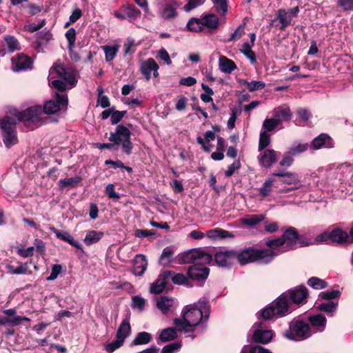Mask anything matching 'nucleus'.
<instances>
[{
	"label": "nucleus",
	"mask_w": 353,
	"mask_h": 353,
	"mask_svg": "<svg viewBox=\"0 0 353 353\" xmlns=\"http://www.w3.org/2000/svg\"><path fill=\"white\" fill-rule=\"evenodd\" d=\"M204 316L196 304L190 305L183 308L181 319H174L173 323L180 332L201 334L208 328V320Z\"/></svg>",
	"instance_id": "f257e3e1"
},
{
	"label": "nucleus",
	"mask_w": 353,
	"mask_h": 353,
	"mask_svg": "<svg viewBox=\"0 0 353 353\" xmlns=\"http://www.w3.org/2000/svg\"><path fill=\"white\" fill-rule=\"evenodd\" d=\"M292 305L283 292L274 301L258 312V318L265 321L284 317L292 312Z\"/></svg>",
	"instance_id": "f03ea898"
},
{
	"label": "nucleus",
	"mask_w": 353,
	"mask_h": 353,
	"mask_svg": "<svg viewBox=\"0 0 353 353\" xmlns=\"http://www.w3.org/2000/svg\"><path fill=\"white\" fill-rule=\"evenodd\" d=\"M235 260L241 265L262 261L263 264H269L272 255L270 250L257 249L254 246L244 248L238 251L235 250Z\"/></svg>",
	"instance_id": "7ed1b4c3"
},
{
	"label": "nucleus",
	"mask_w": 353,
	"mask_h": 353,
	"mask_svg": "<svg viewBox=\"0 0 353 353\" xmlns=\"http://www.w3.org/2000/svg\"><path fill=\"white\" fill-rule=\"evenodd\" d=\"M9 114L14 117H19V121L24 122L32 129L38 128L46 122L42 108L39 105L30 107L21 112L15 108H12L10 110Z\"/></svg>",
	"instance_id": "20e7f679"
},
{
	"label": "nucleus",
	"mask_w": 353,
	"mask_h": 353,
	"mask_svg": "<svg viewBox=\"0 0 353 353\" xmlns=\"http://www.w3.org/2000/svg\"><path fill=\"white\" fill-rule=\"evenodd\" d=\"M285 246V251L294 250L298 248H303L312 245V240L306 234H300L297 229L289 226L281 235Z\"/></svg>",
	"instance_id": "39448f33"
},
{
	"label": "nucleus",
	"mask_w": 353,
	"mask_h": 353,
	"mask_svg": "<svg viewBox=\"0 0 353 353\" xmlns=\"http://www.w3.org/2000/svg\"><path fill=\"white\" fill-rule=\"evenodd\" d=\"M284 336L291 341H302L312 336L310 325L303 319H294L290 323L289 328L283 334Z\"/></svg>",
	"instance_id": "423d86ee"
},
{
	"label": "nucleus",
	"mask_w": 353,
	"mask_h": 353,
	"mask_svg": "<svg viewBox=\"0 0 353 353\" xmlns=\"http://www.w3.org/2000/svg\"><path fill=\"white\" fill-rule=\"evenodd\" d=\"M130 136L131 132L127 127L118 125L115 131L110 133L109 140L113 142L117 148L121 145L122 151L129 155L132 153L133 148Z\"/></svg>",
	"instance_id": "0eeeda50"
},
{
	"label": "nucleus",
	"mask_w": 353,
	"mask_h": 353,
	"mask_svg": "<svg viewBox=\"0 0 353 353\" xmlns=\"http://www.w3.org/2000/svg\"><path fill=\"white\" fill-rule=\"evenodd\" d=\"M315 241L317 243H326L332 245L350 244L349 234L341 228H335L331 231L326 230L316 236Z\"/></svg>",
	"instance_id": "6e6552de"
},
{
	"label": "nucleus",
	"mask_w": 353,
	"mask_h": 353,
	"mask_svg": "<svg viewBox=\"0 0 353 353\" xmlns=\"http://www.w3.org/2000/svg\"><path fill=\"white\" fill-rule=\"evenodd\" d=\"M19 122V117L12 115H6L0 119V128L2 131L3 142L10 148L18 142L15 125Z\"/></svg>",
	"instance_id": "1a4fd4ad"
},
{
	"label": "nucleus",
	"mask_w": 353,
	"mask_h": 353,
	"mask_svg": "<svg viewBox=\"0 0 353 353\" xmlns=\"http://www.w3.org/2000/svg\"><path fill=\"white\" fill-rule=\"evenodd\" d=\"M213 260L212 254L201 249H192L180 254L178 261L180 264L198 263L201 261L204 264H209Z\"/></svg>",
	"instance_id": "9d476101"
},
{
	"label": "nucleus",
	"mask_w": 353,
	"mask_h": 353,
	"mask_svg": "<svg viewBox=\"0 0 353 353\" xmlns=\"http://www.w3.org/2000/svg\"><path fill=\"white\" fill-rule=\"evenodd\" d=\"M292 305H303L307 303L310 296L309 290L305 285L301 284L290 288L283 292Z\"/></svg>",
	"instance_id": "9b49d317"
},
{
	"label": "nucleus",
	"mask_w": 353,
	"mask_h": 353,
	"mask_svg": "<svg viewBox=\"0 0 353 353\" xmlns=\"http://www.w3.org/2000/svg\"><path fill=\"white\" fill-rule=\"evenodd\" d=\"M55 99L56 101L50 100L45 103L42 109L43 114H53L61 109H66L68 106V97L66 94L57 93Z\"/></svg>",
	"instance_id": "f8f14e48"
},
{
	"label": "nucleus",
	"mask_w": 353,
	"mask_h": 353,
	"mask_svg": "<svg viewBox=\"0 0 353 353\" xmlns=\"http://www.w3.org/2000/svg\"><path fill=\"white\" fill-rule=\"evenodd\" d=\"M56 72L57 75L63 78L67 83L72 85L77 82L76 79L77 72L72 68H65L61 63H56L50 69V72Z\"/></svg>",
	"instance_id": "ddd939ff"
},
{
	"label": "nucleus",
	"mask_w": 353,
	"mask_h": 353,
	"mask_svg": "<svg viewBox=\"0 0 353 353\" xmlns=\"http://www.w3.org/2000/svg\"><path fill=\"white\" fill-rule=\"evenodd\" d=\"M201 261L194 263L188 269V278L194 281H205L208 277L210 268L205 267Z\"/></svg>",
	"instance_id": "4468645a"
},
{
	"label": "nucleus",
	"mask_w": 353,
	"mask_h": 353,
	"mask_svg": "<svg viewBox=\"0 0 353 353\" xmlns=\"http://www.w3.org/2000/svg\"><path fill=\"white\" fill-rule=\"evenodd\" d=\"M299 12V6H295L292 8L286 10L285 9H279L277 11V18L281 23L280 29L283 30L286 27L291 24L292 20L296 17Z\"/></svg>",
	"instance_id": "2eb2a0df"
},
{
	"label": "nucleus",
	"mask_w": 353,
	"mask_h": 353,
	"mask_svg": "<svg viewBox=\"0 0 353 353\" xmlns=\"http://www.w3.org/2000/svg\"><path fill=\"white\" fill-rule=\"evenodd\" d=\"M235 250H225L216 252L214 254L216 264L222 268H230L235 260Z\"/></svg>",
	"instance_id": "dca6fc26"
},
{
	"label": "nucleus",
	"mask_w": 353,
	"mask_h": 353,
	"mask_svg": "<svg viewBox=\"0 0 353 353\" xmlns=\"http://www.w3.org/2000/svg\"><path fill=\"white\" fill-rule=\"evenodd\" d=\"M172 274L173 271L172 270H165L161 272L159 275L158 279L152 285L150 292L155 294H159L163 292L167 285V280L170 279Z\"/></svg>",
	"instance_id": "f3484780"
},
{
	"label": "nucleus",
	"mask_w": 353,
	"mask_h": 353,
	"mask_svg": "<svg viewBox=\"0 0 353 353\" xmlns=\"http://www.w3.org/2000/svg\"><path fill=\"white\" fill-rule=\"evenodd\" d=\"M159 65L152 58L147 59L141 65V70L145 79L148 81L151 78V73L153 72L154 77L159 76Z\"/></svg>",
	"instance_id": "a211bd4d"
},
{
	"label": "nucleus",
	"mask_w": 353,
	"mask_h": 353,
	"mask_svg": "<svg viewBox=\"0 0 353 353\" xmlns=\"http://www.w3.org/2000/svg\"><path fill=\"white\" fill-rule=\"evenodd\" d=\"M32 63L31 59L23 54L12 58V68L15 72L30 68Z\"/></svg>",
	"instance_id": "6ab92c4d"
},
{
	"label": "nucleus",
	"mask_w": 353,
	"mask_h": 353,
	"mask_svg": "<svg viewBox=\"0 0 353 353\" xmlns=\"http://www.w3.org/2000/svg\"><path fill=\"white\" fill-rule=\"evenodd\" d=\"M334 147L332 139L325 133H322L314 138L311 143V148L314 150H319L321 148H332Z\"/></svg>",
	"instance_id": "aec40b11"
},
{
	"label": "nucleus",
	"mask_w": 353,
	"mask_h": 353,
	"mask_svg": "<svg viewBox=\"0 0 353 353\" xmlns=\"http://www.w3.org/2000/svg\"><path fill=\"white\" fill-rule=\"evenodd\" d=\"M276 179L281 181L279 183V192H288L300 186V181L297 178H276Z\"/></svg>",
	"instance_id": "412c9836"
},
{
	"label": "nucleus",
	"mask_w": 353,
	"mask_h": 353,
	"mask_svg": "<svg viewBox=\"0 0 353 353\" xmlns=\"http://www.w3.org/2000/svg\"><path fill=\"white\" fill-rule=\"evenodd\" d=\"M273 117L279 123L288 121L291 119L292 112L288 105L283 104L274 109Z\"/></svg>",
	"instance_id": "4be33fe9"
},
{
	"label": "nucleus",
	"mask_w": 353,
	"mask_h": 353,
	"mask_svg": "<svg viewBox=\"0 0 353 353\" xmlns=\"http://www.w3.org/2000/svg\"><path fill=\"white\" fill-rule=\"evenodd\" d=\"M281 181H278L276 178H268L259 188V193L263 197H266L270 195V193L274 190L276 189L279 192V183Z\"/></svg>",
	"instance_id": "5701e85b"
},
{
	"label": "nucleus",
	"mask_w": 353,
	"mask_h": 353,
	"mask_svg": "<svg viewBox=\"0 0 353 353\" xmlns=\"http://www.w3.org/2000/svg\"><path fill=\"white\" fill-rule=\"evenodd\" d=\"M273 337V332L270 330L256 329L254 330L252 339L258 343L266 344L269 343Z\"/></svg>",
	"instance_id": "b1692460"
},
{
	"label": "nucleus",
	"mask_w": 353,
	"mask_h": 353,
	"mask_svg": "<svg viewBox=\"0 0 353 353\" xmlns=\"http://www.w3.org/2000/svg\"><path fill=\"white\" fill-rule=\"evenodd\" d=\"M307 321L310 325L312 327L316 328L318 331H324L327 323V319L323 314L319 313L314 315H310L307 318Z\"/></svg>",
	"instance_id": "393cba45"
},
{
	"label": "nucleus",
	"mask_w": 353,
	"mask_h": 353,
	"mask_svg": "<svg viewBox=\"0 0 353 353\" xmlns=\"http://www.w3.org/2000/svg\"><path fill=\"white\" fill-rule=\"evenodd\" d=\"M277 157L274 150L268 149L264 150L259 157V161L262 166L270 168L276 161Z\"/></svg>",
	"instance_id": "a878e982"
},
{
	"label": "nucleus",
	"mask_w": 353,
	"mask_h": 353,
	"mask_svg": "<svg viewBox=\"0 0 353 353\" xmlns=\"http://www.w3.org/2000/svg\"><path fill=\"white\" fill-rule=\"evenodd\" d=\"M148 267V261L145 255L137 254L134 259L133 274L135 276H141Z\"/></svg>",
	"instance_id": "bb28decb"
},
{
	"label": "nucleus",
	"mask_w": 353,
	"mask_h": 353,
	"mask_svg": "<svg viewBox=\"0 0 353 353\" xmlns=\"http://www.w3.org/2000/svg\"><path fill=\"white\" fill-rule=\"evenodd\" d=\"M130 333L131 325L130 323V316H128L123 319L117 331L116 337L117 339H121L125 341V339L130 334Z\"/></svg>",
	"instance_id": "cd10ccee"
},
{
	"label": "nucleus",
	"mask_w": 353,
	"mask_h": 353,
	"mask_svg": "<svg viewBox=\"0 0 353 353\" xmlns=\"http://www.w3.org/2000/svg\"><path fill=\"white\" fill-rule=\"evenodd\" d=\"M206 235L209 239L213 240L233 238L234 236L232 232L219 228L208 230Z\"/></svg>",
	"instance_id": "c85d7f7f"
},
{
	"label": "nucleus",
	"mask_w": 353,
	"mask_h": 353,
	"mask_svg": "<svg viewBox=\"0 0 353 353\" xmlns=\"http://www.w3.org/2000/svg\"><path fill=\"white\" fill-rule=\"evenodd\" d=\"M219 67L221 72L226 74H230L236 68L235 63L223 55L219 57Z\"/></svg>",
	"instance_id": "c756f323"
},
{
	"label": "nucleus",
	"mask_w": 353,
	"mask_h": 353,
	"mask_svg": "<svg viewBox=\"0 0 353 353\" xmlns=\"http://www.w3.org/2000/svg\"><path fill=\"white\" fill-rule=\"evenodd\" d=\"M265 245L268 248H265L267 250H270L272 252V255L271 256V259L270 261V263L274 259V258L278 255V253L275 252V250L284 245L283 239L281 236L275 238L274 239H269L265 241Z\"/></svg>",
	"instance_id": "7c9ffc66"
},
{
	"label": "nucleus",
	"mask_w": 353,
	"mask_h": 353,
	"mask_svg": "<svg viewBox=\"0 0 353 353\" xmlns=\"http://www.w3.org/2000/svg\"><path fill=\"white\" fill-rule=\"evenodd\" d=\"M203 28L206 27L212 31L216 30L219 26V19L214 14H206L201 17Z\"/></svg>",
	"instance_id": "2f4dec72"
},
{
	"label": "nucleus",
	"mask_w": 353,
	"mask_h": 353,
	"mask_svg": "<svg viewBox=\"0 0 353 353\" xmlns=\"http://www.w3.org/2000/svg\"><path fill=\"white\" fill-rule=\"evenodd\" d=\"M177 331L179 330L176 327H170L165 328L161 330L159 334V340L163 343L173 341L178 337Z\"/></svg>",
	"instance_id": "473e14b6"
},
{
	"label": "nucleus",
	"mask_w": 353,
	"mask_h": 353,
	"mask_svg": "<svg viewBox=\"0 0 353 353\" xmlns=\"http://www.w3.org/2000/svg\"><path fill=\"white\" fill-rule=\"evenodd\" d=\"M338 301H327L319 303L316 306L318 311L325 312L327 316H332L338 307Z\"/></svg>",
	"instance_id": "72a5a7b5"
},
{
	"label": "nucleus",
	"mask_w": 353,
	"mask_h": 353,
	"mask_svg": "<svg viewBox=\"0 0 353 353\" xmlns=\"http://www.w3.org/2000/svg\"><path fill=\"white\" fill-rule=\"evenodd\" d=\"M104 236V232L97 230H89L83 239V241L86 245H91L97 243Z\"/></svg>",
	"instance_id": "f704fd0d"
},
{
	"label": "nucleus",
	"mask_w": 353,
	"mask_h": 353,
	"mask_svg": "<svg viewBox=\"0 0 353 353\" xmlns=\"http://www.w3.org/2000/svg\"><path fill=\"white\" fill-rule=\"evenodd\" d=\"M156 305L163 314H165L172 306V299L165 296H160L157 301Z\"/></svg>",
	"instance_id": "c9c22d12"
},
{
	"label": "nucleus",
	"mask_w": 353,
	"mask_h": 353,
	"mask_svg": "<svg viewBox=\"0 0 353 353\" xmlns=\"http://www.w3.org/2000/svg\"><path fill=\"white\" fill-rule=\"evenodd\" d=\"M174 250L171 247H166L163 250L162 254L159 258V263L163 266L168 265L174 261Z\"/></svg>",
	"instance_id": "e433bc0d"
},
{
	"label": "nucleus",
	"mask_w": 353,
	"mask_h": 353,
	"mask_svg": "<svg viewBox=\"0 0 353 353\" xmlns=\"http://www.w3.org/2000/svg\"><path fill=\"white\" fill-rule=\"evenodd\" d=\"M82 178H63L59 182V189L63 191L65 189L75 188L81 181Z\"/></svg>",
	"instance_id": "4c0bfd02"
},
{
	"label": "nucleus",
	"mask_w": 353,
	"mask_h": 353,
	"mask_svg": "<svg viewBox=\"0 0 353 353\" xmlns=\"http://www.w3.org/2000/svg\"><path fill=\"white\" fill-rule=\"evenodd\" d=\"M151 334L147 332H139L132 342V345H146L152 341Z\"/></svg>",
	"instance_id": "58836bf2"
},
{
	"label": "nucleus",
	"mask_w": 353,
	"mask_h": 353,
	"mask_svg": "<svg viewBox=\"0 0 353 353\" xmlns=\"http://www.w3.org/2000/svg\"><path fill=\"white\" fill-rule=\"evenodd\" d=\"M172 281L174 284L177 285H185L188 288H192L193 285L188 281V278L182 273H175L173 271V274L170 277Z\"/></svg>",
	"instance_id": "ea45409f"
},
{
	"label": "nucleus",
	"mask_w": 353,
	"mask_h": 353,
	"mask_svg": "<svg viewBox=\"0 0 353 353\" xmlns=\"http://www.w3.org/2000/svg\"><path fill=\"white\" fill-rule=\"evenodd\" d=\"M307 284L314 290L325 289L328 286L327 281L316 276L310 278L307 281Z\"/></svg>",
	"instance_id": "a19ab883"
},
{
	"label": "nucleus",
	"mask_w": 353,
	"mask_h": 353,
	"mask_svg": "<svg viewBox=\"0 0 353 353\" xmlns=\"http://www.w3.org/2000/svg\"><path fill=\"white\" fill-rule=\"evenodd\" d=\"M252 45L248 42H245L243 44L240 51L250 60L252 64H254L256 62V59L254 52L252 50Z\"/></svg>",
	"instance_id": "79ce46f5"
},
{
	"label": "nucleus",
	"mask_w": 353,
	"mask_h": 353,
	"mask_svg": "<svg viewBox=\"0 0 353 353\" xmlns=\"http://www.w3.org/2000/svg\"><path fill=\"white\" fill-rule=\"evenodd\" d=\"M264 219L265 216L263 214H252L243 218L241 219V223L244 225L253 226L263 221Z\"/></svg>",
	"instance_id": "37998d69"
},
{
	"label": "nucleus",
	"mask_w": 353,
	"mask_h": 353,
	"mask_svg": "<svg viewBox=\"0 0 353 353\" xmlns=\"http://www.w3.org/2000/svg\"><path fill=\"white\" fill-rule=\"evenodd\" d=\"M101 48L105 52V58L107 62L113 60L119 50L118 46H103Z\"/></svg>",
	"instance_id": "c03bdc74"
},
{
	"label": "nucleus",
	"mask_w": 353,
	"mask_h": 353,
	"mask_svg": "<svg viewBox=\"0 0 353 353\" xmlns=\"http://www.w3.org/2000/svg\"><path fill=\"white\" fill-rule=\"evenodd\" d=\"M341 294V292L339 290H332L321 292L319 294V299H321L322 300L333 301H332L333 299L339 298Z\"/></svg>",
	"instance_id": "a18cd8bd"
},
{
	"label": "nucleus",
	"mask_w": 353,
	"mask_h": 353,
	"mask_svg": "<svg viewBox=\"0 0 353 353\" xmlns=\"http://www.w3.org/2000/svg\"><path fill=\"white\" fill-rule=\"evenodd\" d=\"M241 353H272L269 350L261 345H244Z\"/></svg>",
	"instance_id": "49530a36"
},
{
	"label": "nucleus",
	"mask_w": 353,
	"mask_h": 353,
	"mask_svg": "<svg viewBox=\"0 0 353 353\" xmlns=\"http://www.w3.org/2000/svg\"><path fill=\"white\" fill-rule=\"evenodd\" d=\"M187 28L190 31L201 32L203 30L201 18H192L187 23Z\"/></svg>",
	"instance_id": "de8ad7c7"
},
{
	"label": "nucleus",
	"mask_w": 353,
	"mask_h": 353,
	"mask_svg": "<svg viewBox=\"0 0 353 353\" xmlns=\"http://www.w3.org/2000/svg\"><path fill=\"white\" fill-rule=\"evenodd\" d=\"M199 310L204 314L205 320H208L210 315V305L206 299H200L198 305Z\"/></svg>",
	"instance_id": "09e8293b"
},
{
	"label": "nucleus",
	"mask_w": 353,
	"mask_h": 353,
	"mask_svg": "<svg viewBox=\"0 0 353 353\" xmlns=\"http://www.w3.org/2000/svg\"><path fill=\"white\" fill-rule=\"evenodd\" d=\"M4 40L10 51L13 52L20 49L19 43L14 36L6 35Z\"/></svg>",
	"instance_id": "8fccbe9b"
},
{
	"label": "nucleus",
	"mask_w": 353,
	"mask_h": 353,
	"mask_svg": "<svg viewBox=\"0 0 353 353\" xmlns=\"http://www.w3.org/2000/svg\"><path fill=\"white\" fill-rule=\"evenodd\" d=\"M336 174L353 176V165L347 163L340 165L336 168Z\"/></svg>",
	"instance_id": "3c124183"
},
{
	"label": "nucleus",
	"mask_w": 353,
	"mask_h": 353,
	"mask_svg": "<svg viewBox=\"0 0 353 353\" xmlns=\"http://www.w3.org/2000/svg\"><path fill=\"white\" fill-rule=\"evenodd\" d=\"M145 305V299L140 296L136 295L132 297L131 307L134 309L137 308L142 312Z\"/></svg>",
	"instance_id": "603ef678"
},
{
	"label": "nucleus",
	"mask_w": 353,
	"mask_h": 353,
	"mask_svg": "<svg viewBox=\"0 0 353 353\" xmlns=\"http://www.w3.org/2000/svg\"><path fill=\"white\" fill-rule=\"evenodd\" d=\"M125 14L130 20L135 19L140 17L141 12L133 5H128L125 8Z\"/></svg>",
	"instance_id": "864d4df0"
},
{
	"label": "nucleus",
	"mask_w": 353,
	"mask_h": 353,
	"mask_svg": "<svg viewBox=\"0 0 353 353\" xmlns=\"http://www.w3.org/2000/svg\"><path fill=\"white\" fill-rule=\"evenodd\" d=\"M245 83L250 92L262 90L265 86V83L262 81H252L250 82L245 81Z\"/></svg>",
	"instance_id": "5fc2aeb1"
},
{
	"label": "nucleus",
	"mask_w": 353,
	"mask_h": 353,
	"mask_svg": "<svg viewBox=\"0 0 353 353\" xmlns=\"http://www.w3.org/2000/svg\"><path fill=\"white\" fill-rule=\"evenodd\" d=\"M270 143V135L267 132H263L260 134L259 150H264Z\"/></svg>",
	"instance_id": "6e6d98bb"
},
{
	"label": "nucleus",
	"mask_w": 353,
	"mask_h": 353,
	"mask_svg": "<svg viewBox=\"0 0 353 353\" xmlns=\"http://www.w3.org/2000/svg\"><path fill=\"white\" fill-rule=\"evenodd\" d=\"M245 23L239 25L234 30V32L231 34L230 37L227 40V42L236 41L241 38V37L245 34Z\"/></svg>",
	"instance_id": "4d7b16f0"
},
{
	"label": "nucleus",
	"mask_w": 353,
	"mask_h": 353,
	"mask_svg": "<svg viewBox=\"0 0 353 353\" xmlns=\"http://www.w3.org/2000/svg\"><path fill=\"white\" fill-rule=\"evenodd\" d=\"M308 148L307 143H297L292 145L289 150V154L296 155L306 151Z\"/></svg>",
	"instance_id": "13d9d810"
},
{
	"label": "nucleus",
	"mask_w": 353,
	"mask_h": 353,
	"mask_svg": "<svg viewBox=\"0 0 353 353\" xmlns=\"http://www.w3.org/2000/svg\"><path fill=\"white\" fill-rule=\"evenodd\" d=\"M123 343H124V341H123L121 339H117V340H115L110 343H108L105 347V350L108 353H112L116 350L121 347L123 345Z\"/></svg>",
	"instance_id": "bf43d9fd"
},
{
	"label": "nucleus",
	"mask_w": 353,
	"mask_h": 353,
	"mask_svg": "<svg viewBox=\"0 0 353 353\" xmlns=\"http://www.w3.org/2000/svg\"><path fill=\"white\" fill-rule=\"evenodd\" d=\"M182 346V343L180 341L174 342L168 345H165L161 353H174L175 351L180 349Z\"/></svg>",
	"instance_id": "052dcab7"
},
{
	"label": "nucleus",
	"mask_w": 353,
	"mask_h": 353,
	"mask_svg": "<svg viewBox=\"0 0 353 353\" xmlns=\"http://www.w3.org/2000/svg\"><path fill=\"white\" fill-rule=\"evenodd\" d=\"M279 123L273 117L271 119H266L264 120L263 127L269 132L272 131L276 127L278 126Z\"/></svg>",
	"instance_id": "680f3d73"
},
{
	"label": "nucleus",
	"mask_w": 353,
	"mask_h": 353,
	"mask_svg": "<svg viewBox=\"0 0 353 353\" xmlns=\"http://www.w3.org/2000/svg\"><path fill=\"white\" fill-rule=\"evenodd\" d=\"M216 10L225 14L228 12V4L226 0H212Z\"/></svg>",
	"instance_id": "e2e57ef3"
},
{
	"label": "nucleus",
	"mask_w": 353,
	"mask_h": 353,
	"mask_svg": "<svg viewBox=\"0 0 353 353\" xmlns=\"http://www.w3.org/2000/svg\"><path fill=\"white\" fill-rule=\"evenodd\" d=\"M126 111H118L115 110L113 108V110L111 114V123L113 125L118 123L125 114Z\"/></svg>",
	"instance_id": "0e129e2a"
},
{
	"label": "nucleus",
	"mask_w": 353,
	"mask_h": 353,
	"mask_svg": "<svg viewBox=\"0 0 353 353\" xmlns=\"http://www.w3.org/2000/svg\"><path fill=\"white\" fill-rule=\"evenodd\" d=\"M170 185L172 188L173 192L175 194H179L183 192L184 188L182 181L176 179L172 180L170 182Z\"/></svg>",
	"instance_id": "69168bd1"
},
{
	"label": "nucleus",
	"mask_w": 353,
	"mask_h": 353,
	"mask_svg": "<svg viewBox=\"0 0 353 353\" xmlns=\"http://www.w3.org/2000/svg\"><path fill=\"white\" fill-rule=\"evenodd\" d=\"M157 232L154 230H143V229H137L135 231V236L137 237L143 239L150 236L155 235Z\"/></svg>",
	"instance_id": "338daca9"
},
{
	"label": "nucleus",
	"mask_w": 353,
	"mask_h": 353,
	"mask_svg": "<svg viewBox=\"0 0 353 353\" xmlns=\"http://www.w3.org/2000/svg\"><path fill=\"white\" fill-rule=\"evenodd\" d=\"M46 24V20H41L38 24L34 23H29L25 26L24 28L30 32H34L44 26Z\"/></svg>",
	"instance_id": "774afa93"
}]
</instances>
